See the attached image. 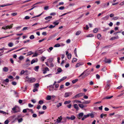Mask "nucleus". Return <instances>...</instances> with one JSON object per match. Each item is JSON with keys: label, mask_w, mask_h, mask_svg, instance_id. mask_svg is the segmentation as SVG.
<instances>
[{"label": "nucleus", "mask_w": 124, "mask_h": 124, "mask_svg": "<svg viewBox=\"0 0 124 124\" xmlns=\"http://www.w3.org/2000/svg\"><path fill=\"white\" fill-rule=\"evenodd\" d=\"M88 69H87L82 74H81L79 76V77H80L82 75L85 74V76H88L90 73L91 71L90 70H87Z\"/></svg>", "instance_id": "obj_1"}, {"label": "nucleus", "mask_w": 124, "mask_h": 124, "mask_svg": "<svg viewBox=\"0 0 124 124\" xmlns=\"http://www.w3.org/2000/svg\"><path fill=\"white\" fill-rule=\"evenodd\" d=\"M85 93H79L75 95L73 97V99L78 98L84 95Z\"/></svg>", "instance_id": "obj_2"}, {"label": "nucleus", "mask_w": 124, "mask_h": 124, "mask_svg": "<svg viewBox=\"0 0 124 124\" xmlns=\"http://www.w3.org/2000/svg\"><path fill=\"white\" fill-rule=\"evenodd\" d=\"M36 80L35 78H30L27 80V81L30 83H32L34 82Z\"/></svg>", "instance_id": "obj_3"}, {"label": "nucleus", "mask_w": 124, "mask_h": 124, "mask_svg": "<svg viewBox=\"0 0 124 124\" xmlns=\"http://www.w3.org/2000/svg\"><path fill=\"white\" fill-rule=\"evenodd\" d=\"M72 94V92L65 93L64 97L65 98L68 97L71 95Z\"/></svg>", "instance_id": "obj_4"}, {"label": "nucleus", "mask_w": 124, "mask_h": 124, "mask_svg": "<svg viewBox=\"0 0 124 124\" xmlns=\"http://www.w3.org/2000/svg\"><path fill=\"white\" fill-rule=\"evenodd\" d=\"M84 115V113L83 112H81L79 113L77 116V117L79 119H80L83 117Z\"/></svg>", "instance_id": "obj_5"}, {"label": "nucleus", "mask_w": 124, "mask_h": 124, "mask_svg": "<svg viewBox=\"0 0 124 124\" xmlns=\"http://www.w3.org/2000/svg\"><path fill=\"white\" fill-rule=\"evenodd\" d=\"M13 24L11 25L10 26L7 25L5 27H3V28L4 29H10L12 28V27Z\"/></svg>", "instance_id": "obj_6"}, {"label": "nucleus", "mask_w": 124, "mask_h": 124, "mask_svg": "<svg viewBox=\"0 0 124 124\" xmlns=\"http://www.w3.org/2000/svg\"><path fill=\"white\" fill-rule=\"evenodd\" d=\"M62 119V117L61 116L59 117H58V119H57V121L55 122V124H57L58 123H60Z\"/></svg>", "instance_id": "obj_7"}, {"label": "nucleus", "mask_w": 124, "mask_h": 124, "mask_svg": "<svg viewBox=\"0 0 124 124\" xmlns=\"http://www.w3.org/2000/svg\"><path fill=\"white\" fill-rule=\"evenodd\" d=\"M17 106H15L14 108H12V110L14 111V113H16L18 112H20V110L17 111L16 109V108L17 107Z\"/></svg>", "instance_id": "obj_8"}, {"label": "nucleus", "mask_w": 124, "mask_h": 124, "mask_svg": "<svg viewBox=\"0 0 124 124\" xmlns=\"http://www.w3.org/2000/svg\"><path fill=\"white\" fill-rule=\"evenodd\" d=\"M103 60V61L104 62H111V60L110 59H107V58H105L104 59H102Z\"/></svg>", "instance_id": "obj_9"}, {"label": "nucleus", "mask_w": 124, "mask_h": 124, "mask_svg": "<svg viewBox=\"0 0 124 124\" xmlns=\"http://www.w3.org/2000/svg\"><path fill=\"white\" fill-rule=\"evenodd\" d=\"M49 68L48 67H46L45 68L44 70H43V74H45L46 73L47 71H49Z\"/></svg>", "instance_id": "obj_10"}, {"label": "nucleus", "mask_w": 124, "mask_h": 124, "mask_svg": "<svg viewBox=\"0 0 124 124\" xmlns=\"http://www.w3.org/2000/svg\"><path fill=\"white\" fill-rule=\"evenodd\" d=\"M109 16L108 15H107L105 17L102 18V19L103 20L106 21L107 20Z\"/></svg>", "instance_id": "obj_11"}, {"label": "nucleus", "mask_w": 124, "mask_h": 124, "mask_svg": "<svg viewBox=\"0 0 124 124\" xmlns=\"http://www.w3.org/2000/svg\"><path fill=\"white\" fill-rule=\"evenodd\" d=\"M113 96H111L110 97H109V96H106V97H105L103 98L102 99V100H104L105 99H110L111 98H112L113 97Z\"/></svg>", "instance_id": "obj_12"}, {"label": "nucleus", "mask_w": 124, "mask_h": 124, "mask_svg": "<svg viewBox=\"0 0 124 124\" xmlns=\"http://www.w3.org/2000/svg\"><path fill=\"white\" fill-rule=\"evenodd\" d=\"M74 107L78 111L79 110V108L77 104H75L74 105Z\"/></svg>", "instance_id": "obj_13"}, {"label": "nucleus", "mask_w": 124, "mask_h": 124, "mask_svg": "<svg viewBox=\"0 0 124 124\" xmlns=\"http://www.w3.org/2000/svg\"><path fill=\"white\" fill-rule=\"evenodd\" d=\"M94 112H92L91 113L89 114L88 115H89V116H90L91 117V118H93L94 117V115L93 114Z\"/></svg>", "instance_id": "obj_14"}, {"label": "nucleus", "mask_w": 124, "mask_h": 124, "mask_svg": "<svg viewBox=\"0 0 124 124\" xmlns=\"http://www.w3.org/2000/svg\"><path fill=\"white\" fill-rule=\"evenodd\" d=\"M119 38V37L117 35L116 37H112L110 39V40H115V39H118Z\"/></svg>", "instance_id": "obj_15"}, {"label": "nucleus", "mask_w": 124, "mask_h": 124, "mask_svg": "<svg viewBox=\"0 0 124 124\" xmlns=\"http://www.w3.org/2000/svg\"><path fill=\"white\" fill-rule=\"evenodd\" d=\"M30 64L29 62H28L24 64L23 65V67L24 68H26L28 67L30 65Z\"/></svg>", "instance_id": "obj_16"}, {"label": "nucleus", "mask_w": 124, "mask_h": 124, "mask_svg": "<svg viewBox=\"0 0 124 124\" xmlns=\"http://www.w3.org/2000/svg\"><path fill=\"white\" fill-rule=\"evenodd\" d=\"M57 72L56 73V74L61 72H62V70L61 68H59L57 69Z\"/></svg>", "instance_id": "obj_17"}, {"label": "nucleus", "mask_w": 124, "mask_h": 124, "mask_svg": "<svg viewBox=\"0 0 124 124\" xmlns=\"http://www.w3.org/2000/svg\"><path fill=\"white\" fill-rule=\"evenodd\" d=\"M81 63V62H78L77 63L76 65V67H79L80 66L82 65L83 64Z\"/></svg>", "instance_id": "obj_18"}, {"label": "nucleus", "mask_w": 124, "mask_h": 124, "mask_svg": "<svg viewBox=\"0 0 124 124\" xmlns=\"http://www.w3.org/2000/svg\"><path fill=\"white\" fill-rule=\"evenodd\" d=\"M90 101H87L83 102L82 103L84 104H88L90 103Z\"/></svg>", "instance_id": "obj_19"}, {"label": "nucleus", "mask_w": 124, "mask_h": 124, "mask_svg": "<svg viewBox=\"0 0 124 124\" xmlns=\"http://www.w3.org/2000/svg\"><path fill=\"white\" fill-rule=\"evenodd\" d=\"M8 68L5 67L3 68V70L5 72H8Z\"/></svg>", "instance_id": "obj_20"}, {"label": "nucleus", "mask_w": 124, "mask_h": 124, "mask_svg": "<svg viewBox=\"0 0 124 124\" xmlns=\"http://www.w3.org/2000/svg\"><path fill=\"white\" fill-rule=\"evenodd\" d=\"M46 99L47 100H49L51 99V96L48 95L47 96Z\"/></svg>", "instance_id": "obj_21"}, {"label": "nucleus", "mask_w": 124, "mask_h": 124, "mask_svg": "<svg viewBox=\"0 0 124 124\" xmlns=\"http://www.w3.org/2000/svg\"><path fill=\"white\" fill-rule=\"evenodd\" d=\"M52 18V16H49L46 17L45 19L46 20H49Z\"/></svg>", "instance_id": "obj_22"}, {"label": "nucleus", "mask_w": 124, "mask_h": 124, "mask_svg": "<svg viewBox=\"0 0 124 124\" xmlns=\"http://www.w3.org/2000/svg\"><path fill=\"white\" fill-rule=\"evenodd\" d=\"M39 68V66H36L34 68V70L36 71H38Z\"/></svg>", "instance_id": "obj_23"}, {"label": "nucleus", "mask_w": 124, "mask_h": 124, "mask_svg": "<svg viewBox=\"0 0 124 124\" xmlns=\"http://www.w3.org/2000/svg\"><path fill=\"white\" fill-rule=\"evenodd\" d=\"M12 4H4V5H0V7H4L5 6H6L11 5Z\"/></svg>", "instance_id": "obj_24"}, {"label": "nucleus", "mask_w": 124, "mask_h": 124, "mask_svg": "<svg viewBox=\"0 0 124 124\" xmlns=\"http://www.w3.org/2000/svg\"><path fill=\"white\" fill-rule=\"evenodd\" d=\"M83 104H78V106H79L81 108H83L84 107H85V106H84Z\"/></svg>", "instance_id": "obj_25"}, {"label": "nucleus", "mask_w": 124, "mask_h": 124, "mask_svg": "<svg viewBox=\"0 0 124 124\" xmlns=\"http://www.w3.org/2000/svg\"><path fill=\"white\" fill-rule=\"evenodd\" d=\"M46 59V58L44 56H42L41 58V61L42 62L44 61Z\"/></svg>", "instance_id": "obj_26"}, {"label": "nucleus", "mask_w": 124, "mask_h": 124, "mask_svg": "<svg viewBox=\"0 0 124 124\" xmlns=\"http://www.w3.org/2000/svg\"><path fill=\"white\" fill-rule=\"evenodd\" d=\"M78 81V79H75V80H73L72 81V83L73 84H74L76 82Z\"/></svg>", "instance_id": "obj_27"}, {"label": "nucleus", "mask_w": 124, "mask_h": 124, "mask_svg": "<svg viewBox=\"0 0 124 124\" xmlns=\"http://www.w3.org/2000/svg\"><path fill=\"white\" fill-rule=\"evenodd\" d=\"M13 45V44L12 42H10L8 44V46L10 47H12Z\"/></svg>", "instance_id": "obj_28"}, {"label": "nucleus", "mask_w": 124, "mask_h": 124, "mask_svg": "<svg viewBox=\"0 0 124 124\" xmlns=\"http://www.w3.org/2000/svg\"><path fill=\"white\" fill-rule=\"evenodd\" d=\"M81 32L80 31H77L76 33V35H79Z\"/></svg>", "instance_id": "obj_29"}, {"label": "nucleus", "mask_w": 124, "mask_h": 124, "mask_svg": "<svg viewBox=\"0 0 124 124\" xmlns=\"http://www.w3.org/2000/svg\"><path fill=\"white\" fill-rule=\"evenodd\" d=\"M43 13H41L40 14L38 15H37V16H35L33 17H32L31 18V19H32L33 18H35V17H39Z\"/></svg>", "instance_id": "obj_30"}, {"label": "nucleus", "mask_w": 124, "mask_h": 124, "mask_svg": "<svg viewBox=\"0 0 124 124\" xmlns=\"http://www.w3.org/2000/svg\"><path fill=\"white\" fill-rule=\"evenodd\" d=\"M70 119L71 120H73L75 119V116L73 115L71 116L70 117Z\"/></svg>", "instance_id": "obj_31"}, {"label": "nucleus", "mask_w": 124, "mask_h": 124, "mask_svg": "<svg viewBox=\"0 0 124 124\" xmlns=\"http://www.w3.org/2000/svg\"><path fill=\"white\" fill-rule=\"evenodd\" d=\"M68 58L69 59H70L71 57V54H69L67 55Z\"/></svg>", "instance_id": "obj_32"}, {"label": "nucleus", "mask_w": 124, "mask_h": 124, "mask_svg": "<svg viewBox=\"0 0 124 124\" xmlns=\"http://www.w3.org/2000/svg\"><path fill=\"white\" fill-rule=\"evenodd\" d=\"M53 58H51L48 60V62H52L53 61Z\"/></svg>", "instance_id": "obj_33"}, {"label": "nucleus", "mask_w": 124, "mask_h": 124, "mask_svg": "<svg viewBox=\"0 0 124 124\" xmlns=\"http://www.w3.org/2000/svg\"><path fill=\"white\" fill-rule=\"evenodd\" d=\"M71 102V101H66L64 102V104H68L70 103Z\"/></svg>", "instance_id": "obj_34"}, {"label": "nucleus", "mask_w": 124, "mask_h": 124, "mask_svg": "<svg viewBox=\"0 0 124 124\" xmlns=\"http://www.w3.org/2000/svg\"><path fill=\"white\" fill-rule=\"evenodd\" d=\"M39 85V84L38 83H36L35 84L34 87L35 88H38Z\"/></svg>", "instance_id": "obj_35"}, {"label": "nucleus", "mask_w": 124, "mask_h": 124, "mask_svg": "<svg viewBox=\"0 0 124 124\" xmlns=\"http://www.w3.org/2000/svg\"><path fill=\"white\" fill-rule=\"evenodd\" d=\"M60 46V45L59 44L57 43L54 46V47H58Z\"/></svg>", "instance_id": "obj_36"}, {"label": "nucleus", "mask_w": 124, "mask_h": 124, "mask_svg": "<svg viewBox=\"0 0 124 124\" xmlns=\"http://www.w3.org/2000/svg\"><path fill=\"white\" fill-rule=\"evenodd\" d=\"M38 60L36 58L35 59H33L31 62H37L38 61Z\"/></svg>", "instance_id": "obj_37"}, {"label": "nucleus", "mask_w": 124, "mask_h": 124, "mask_svg": "<svg viewBox=\"0 0 124 124\" xmlns=\"http://www.w3.org/2000/svg\"><path fill=\"white\" fill-rule=\"evenodd\" d=\"M34 38H35L34 36L33 35H31L30 37V38L31 39H34Z\"/></svg>", "instance_id": "obj_38"}, {"label": "nucleus", "mask_w": 124, "mask_h": 124, "mask_svg": "<svg viewBox=\"0 0 124 124\" xmlns=\"http://www.w3.org/2000/svg\"><path fill=\"white\" fill-rule=\"evenodd\" d=\"M55 26H53L52 25H51L48 27L49 28L52 29L54 28Z\"/></svg>", "instance_id": "obj_39"}, {"label": "nucleus", "mask_w": 124, "mask_h": 124, "mask_svg": "<svg viewBox=\"0 0 124 124\" xmlns=\"http://www.w3.org/2000/svg\"><path fill=\"white\" fill-rule=\"evenodd\" d=\"M57 21L56 22H53V24L55 25V26L57 25L59 23L58 22H57Z\"/></svg>", "instance_id": "obj_40"}, {"label": "nucleus", "mask_w": 124, "mask_h": 124, "mask_svg": "<svg viewBox=\"0 0 124 124\" xmlns=\"http://www.w3.org/2000/svg\"><path fill=\"white\" fill-rule=\"evenodd\" d=\"M65 8V7L64 6H61L59 8V9L60 10H62L64 9Z\"/></svg>", "instance_id": "obj_41"}, {"label": "nucleus", "mask_w": 124, "mask_h": 124, "mask_svg": "<svg viewBox=\"0 0 124 124\" xmlns=\"http://www.w3.org/2000/svg\"><path fill=\"white\" fill-rule=\"evenodd\" d=\"M77 59L75 58H73V59L72 61V62H77Z\"/></svg>", "instance_id": "obj_42"}, {"label": "nucleus", "mask_w": 124, "mask_h": 124, "mask_svg": "<svg viewBox=\"0 0 124 124\" xmlns=\"http://www.w3.org/2000/svg\"><path fill=\"white\" fill-rule=\"evenodd\" d=\"M66 78L67 77H64L62 78L61 79H60V80L61 81H62L64 80V79H66Z\"/></svg>", "instance_id": "obj_43"}, {"label": "nucleus", "mask_w": 124, "mask_h": 124, "mask_svg": "<svg viewBox=\"0 0 124 124\" xmlns=\"http://www.w3.org/2000/svg\"><path fill=\"white\" fill-rule=\"evenodd\" d=\"M119 18V17H113L112 19H113L115 20H116L118 19Z\"/></svg>", "instance_id": "obj_44"}, {"label": "nucleus", "mask_w": 124, "mask_h": 124, "mask_svg": "<svg viewBox=\"0 0 124 124\" xmlns=\"http://www.w3.org/2000/svg\"><path fill=\"white\" fill-rule=\"evenodd\" d=\"M36 7V6H35L34 7H33L32 8H31L30 9L26 11L25 12H27V11H30L31 10H32L34 8H35Z\"/></svg>", "instance_id": "obj_45"}, {"label": "nucleus", "mask_w": 124, "mask_h": 124, "mask_svg": "<svg viewBox=\"0 0 124 124\" xmlns=\"http://www.w3.org/2000/svg\"><path fill=\"white\" fill-rule=\"evenodd\" d=\"M44 103V101L42 100H40L39 102V103L40 104H42Z\"/></svg>", "instance_id": "obj_46"}, {"label": "nucleus", "mask_w": 124, "mask_h": 124, "mask_svg": "<svg viewBox=\"0 0 124 124\" xmlns=\"http://www.w3.org/2000/svg\"><path fill=\"white\" fill-rule=\"evenodd\" d=\"M24 57L23 56H21L19 57V60H21L23 59H24Z\"/></svg>", "instance_id": "obj_47"}, {"label": "nucleus", "mask_w": 124, "mask_h": 124, "mask_svg": "<svg viewBox=\"0 0 124 124\" xmlns=\"http://www.w3.org/2000/svg\"><path fill=\"white\" fill-rule=\"evenodd\" d=\"M55 96L53 95L51 96V99L53 101H54L55 100Z\"/></svg>", "instance_id": "obj_48"}, {"label": "nucleus", "mask_w": 124, "mask_h": 124, "mask_svg": "<svg viewBox=\"0 0 124 124\" xmlns=\"http://www.w3.org/2000/svg\"><path fill=\"white\" fill-rule=\"evenodd\" d=\"M64 88V85H61L60 87V89L59 90H61V89H63Z\"/></svg>", "instance_id": "obj_49"}, {"label": "nucleus", "mask_w": 124, "mask_h": 124, "mask_svg": "<svg viewBox=\"0 0 124 124\" xmlns=\"http://www.w3.org/2000/svg\"><path fill=\"white\" fill-rule=\"evenodd\" d=\"M38 55V53H35L32 56V57H34L37 56Z\"/></svg>", "instance_id": "obj_50"}, {"label": "nucleus", "mask_w": 124, "mask_h": 124, "mask_svg": "<svg viewBox=\"0 0 124 124\" xmlns=\"http://www.w3.org/2000/svg\"><path fill=\"white\" fill-rule=\"evenodd\" d=\"M23 120L22 118H21L19 119H18V122L19 123H20L22 122Z\"/></svg>", "instance_id": "obj_51"}, {"label": "nucleus", "mask_w": 124, "mask_h": 124, "mask_svg": "<svg viewBox=\"0 0 124 124\" xmlns=\"http://www.w3.org/2000/svg\"><path fill=\"white\" fill-rule=\"evenodd\" d=\"M98 30L97 28H95L93 30V32L94 33H96L97 31Z\"/></svg>", "instance_id": "obj_52"}, {"label": "nucleus", "mask_w": 124, "mask_h": 124, "mask_svg": "<svg viewBox=\"0 0 124 124\" xmlns=\"http://www.w3.org/2000/svg\"><path fill=\"white\" fill-rule=\"evenodd\" d=\"M93 36H94V35L93 34H89L88 35H87V37H93Z\"/></svg>", "instance_id": "obj_53"}, {"label": "nucleus", "mask_w": 124, "mask_h": 124, "mask_svg": "<svg viewBox=\"0 0 124 124\" xmlns=\"http://www.w3.org/2000/svg\"><path fill=\"white\" fill-rule=\"evenodd\" d=\"M30 18V17L29 16H25V17H24V19H25L27 20L29 19Z\"/></svg>", "instance_id": "obj_54"}, {"label": "nucleus", "mask_w": 124, "mask_h": 124, "mask_svg": "<svg viewBox=\"0 0 124 124\" xmlns=\"http://www.w3.org/2000/svg\"><path fill=\"white\" fill-rule=\"evenodd\" d=\"M28 28V27H24L23 29L22 30V31H25Z\"/></svg>", "instance_id": "obj_55"}, {"label": "nucleus", "mask_w": 124, "mask_h": 124, "mask_svg": "<svg viewBox=\"0 0 124 124\" xmlns=\"http://www.w3.org/2000/svg\"><path fill=\"white\" fill-rule=\"evenodd\" d=\"M107 69L106 67H104L101 70L103 71H105Z\"/></svg>", "instance_id": "obj_56"}, {"label": "nucleus", "mask_w": 124, "mask_h": 124, "mask_svg": "<svg viewBox=\"0 0 124 124\" xmlns=\"http://www.w3.org/2000/svg\"><path fill=\"white\" fill-rule=\"evenodd\" d=\"M0 113L4 114H6V113L5 112L1 110L0 111Z\"/></svg>", "instance_id": "obj_57"}, {"label": "nucleus", "mask_w": 124, "mask_h": 124, "mask_svg": "<svg viewBox=\"0 0 124 124\" xmlns=\"http://www.w3.org/2000/svg\"><path fill=\"white\" fill-rule=\"evenodd\" d=\"M96 78L97 79H99L100 78V76L98 74H97L96 75Z\"/></svg>", "instance_id": "obj_58"}, {"label": "nucleus", "mask_w": 124, "mask_h": 124, "mask_svg": "<svg viewBox=\"0 0 124 124\" xmlns=\"http://www.w3.org/2000/svg\"><path fill=\"white\" fill-rule=\"evenodd\" d=\"M46 107L45 105H44L43 106L42 109L43 110H45L46 109Z\"/></svg>", "instance_id": "obj_59"}, {"label": "nucleus", "mask_w": 124, "mask_h": 124, "mask_svg": "<svg viewBox=\"0 0 124 124\" xmlns=\"http://www.w3.org/2000/svg\"><path fill=\"white\" fill-rule=\"evenodd\" d=\"M12 85H16L17 83L16 82L14 81L12 82Z\"/></svg>", "instance_id": "obj_60"}, {"label": "nucleus", "mask_w": 124, "mask_h": 124, "mask_svg": "<svg viewBox=\"0 0 124 124\" xmlns=\"http://www.w3.org/2000/svg\"><path fill=\"white\" fill-rule=\"evenodd\" d=\"M59 105L58 104L56 106L58 108L60 106H61L62 105L61 103H59Z\"/></svg>", "instance_id": "obj_61"}, {"label": "nucleus", "mask_w": 124, "mask_h": 124, "mask_svg": "<svg viewBox=\"0 0 124 124\" xmlns=\"http://www.w3.org/2000/svg\"><path fill=\"white\" fill-rule=\"evenodd\" d=\"M9 122L8 120H6L4 122L5 124H8Z\"/></svg>", "instance_id": "obj_62"}, {"label": "nucleus", "mask_w": 124, "mask_h": 124, "mask_svg": "<svg viewBox=\"0 0 124 124\" xmlns=\"http://www.w3.org/2000/svg\"><path fill=\"white\" fill-rule=\"evenodd\" d=\"M95 3H97V5H99L100 4V1H95Z\"/></svg>", "instance_id": "obj_63"}, {"label": "nucleus", "mask_w": 124, "mask_h": 124, "mask_svg": "<svg viewBox=\"0 0 124 124\" xmlns=\"http://www.w3.org/2000/svg\"><path fill=\"white\" fill-rule=\"evenodd\" d=\"M70 84V83L69 82H67L66 83H65V85L68 86H69Z\"/></svg>", "instance_id": "obj_64"}]
</instances>
